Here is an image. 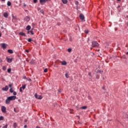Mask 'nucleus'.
<instances>
[{
  "mask_svg": "<svg viewBox=\"0 0 128 128\" xmlns=\"http://www.w3.org/2000/svg\"><path fill=\"white\" fill-rule=\"evenodd\" d=\"M100 44L96 41H93L92 42V48H98Z\"/></svg>",
  "mask_w": 128,
  "mask_h": 128,
  "instance_id": "1",
  "label": "nucleus"
},
{
  "mask_svg": "<svg viewBox=\"0 0 128 128\" xmlns=\"http://www.w3.org/2000/svg\"><path fill=\"white\" fill-rule=\"evenodd\" d=\"M0 46H2V48H4V50L6 48V46H8V44H6V43H2L0 44Z\"/></svg>",
  "mask_w": 128,
  "mask_h": 128,
  "instance_id": "2",
  "label": "nucleus"
},
{
  "mask_svg": "<svg viewBox=\"0 0 128 128\" xmlns=\"http://www.w3.org/2000/svg\"><path fill=\"white\" fill-rule=\"evenodd\" d=\"M34 96L36 98H38V100H42V96L40 95H38V94H34Z\"/></svg>",
  "mask_w": 128,
  "mask_h": 128,
  "instance_id": "3",
  "label": "nucleus"
},
{
  "mask_svg": "<svg viewBox=\"0 0 128 128\" xmlns=\"http://www.w3.org/2000/svg\"><path fill=\"white\" fill-rule=\"evenodd\" d=\"M8 98L10 100H14L16 98V96H10Z\"/></svg>",
  "mask_w": 128,
  "mask_h": 128,
  "instance_id": "4",
  "label": "nucleus"
},
{
  "mask_svg": "<svg viewBox=\"0 0 128 128\" xmlns=\"http://www.w3.org/2000/svg\"><path fill=\"white\" fill-rule=\"evenodd\" d=\"M1 108L2 112H6V108L5 106H2Z\"/></svg>",
  "mask_w": 128,
  "mask_h": 128,
  "instance_id": "5",
  "label": "nucleus"
},
{
  "mask_svg": "<svg viewBox=\"0 0 128 128\" xmlns=\"http://www.w3.org/2000/svg\"><path fill=\"white\" fill-rule=\"evenodd\" d=\"M6 58L9 64H10V62H12V58H8V57H7Z\"/></svg>",
  "mask_w": 128,
  "mask_h": 128,
  "instance_id": "6",
  "label": "nucleus"
},
{
  "mask_svg": "<svg viewBox=\"0 0 128 128\" xmlns=\"http://www.w3.org/2000/svg\"><path fill=\"white\" fill-rule=\"evenodd\" d=\"M2 90H4L5 92H8V86H6L4 88H2Z\"/></svg>",
  "mask_w": 128,
  "mask_h": 128,
  "instance_id": "7",
  "label": "nucleus"
},
{
  "mask_svg": "<svg viewBox=\"0 0 128 128\" xmlns=\"http://www.w3.org/2000/svg\"><path fill=\"white\" fill-rule=\"evenodd\" d=\"M80 18L82 20H84V16L82 14H80Z\"/></svg>",
  "mask_w": 128,
  "mask_h": 128,
  "instance_id": "8",
  "label": "nucleus"
},
{
  "mask_svg": "<svg viewBox=\"0 0 128 128\" xmlns=\"http://www.w3.org/2000/svg\"><path fill=\"white\" fill-rule=\"evenodd\" d=\"M10 99L8 97V98H6V104H10Z\"/></svg>",
  "mask_w": 128,
  "mask_h": 128,
  "instance_id": "9",
  "label": "nucleus"
},
{
  "mask_svg": "<svg viewBox=\"0 0 128 128\" xmlns=\"http://www.w3.org/2000/svg\"><path fill=\"white\" fill-rule=\"evenodd\" d=\"M32 29L31 30L29 31V30L28 31L27 34H34V32H32Z\"/></svg>",
  "mask_w": 128,
  "mask_h": 128,
  "instance_id": "10",
  "label": "nucleus"
},
{
  "mask_svg": "<svg viewBox=\"0 0 128 128\" xmlns=\"http://www.w3.org/2000/svg\"><path fill=\"white\" fill-rule=\"evenodd\" d=\"M3 16H4V18H8V14L7 12H5L4 13Z\"/></svg>",
  "mask_w": 128,
  "mask_h": 128,
  "instance_id": "11",
  "label": "nucleus"
},
{
  "mask_svg": "<svg viewBox=\"0 0 128 128\" xmlns=\"http://www.w3.org/2000/svg\"><path fill=\"white\" fill-rule=\"evenodd\" d=\"M60 62L62 66H66V64H68L65 60L61 62Z\"/></svg>",
  "mask_w": 128,
  "mask_h": 128,
  "instance_id": "12",
  "label": "nucleus"
},
{
  "mask_svg": "<svg viewBox=\"0 0 128 128\" xmlns=\"http://www.w3.org/2000/svg\"><path fill=\"white\" fill-rule=\"evenodd\" d=\"M25 20H26L27 22H28L29 20H30V17L28 16H26L25 18H24Z\"/></svg>",
  "mask_w": 128,
  "mask_h": 128,
  "instance_id": "13",
  "label": "nucleus"
},
{
  "mask_svg": "<svg viewBox=\"0 0 128 128\" xmlns=\"http://www.w3.org/2000/svg\"><path fill=\"white\" fill-rule=\"evenodd\" d=\"M19 34H20V36H26V34H25V33H24V32H20L19 33Z\"/></svg>",
  "mask_w": 128,
  "mask_h": 128,
  "instance_id": "14",
  "label": "nucleus"
},
{
  "mask_svg": "<svg viewBox=\"0 0 128 128\" xmlns=\"http://www.w3.org/2000/svg\"><path fill=\"white\" fill-rule=\"evenodd\" d=\"M80 108L81 110H86V108H88V106H83Z\"/></svg>",
  "mask_w": 128,
  "mask_h": 128,
  "instance_id": "15",
  "label": "nucleus"
},
{
  "mask_svg": "<svg viewBox=\"0 0 128 128\" xmlns=\"http://www.w3.org/2000/svg\"><path fill=\"white\" fill-rule=\"evenodd\" d=\"M62 2L64 4H68V0H62Z\"/></svg>",
  "mask_w": 128,
  "mask_h": 128,
  "instance_id": "16",
  "label": "nucleus"
},
{
  "mask_svg": "<svg viewBox=\"0 0 128 128\" xmlns=\"http://www.w3.org/2000/svg\"><path fill=\"white\" fill-rule=\"evenodd\" d=\"M31 27L30 26L28 25L26 27V30H30Z\"/></svg>",
  "mask_w": 128,
  "mask_h": 128,
  "instance_id": "17",
  "label": "nucleus"
},
{
  "mask_svg": "<svg viewBox=\"0 0 128 128\" xmlns=\"http://www.w3.org/2000/svg\"><path fill=\"white\" fill-rule=\"evenodd\" d=\"M8 52L9 54H14V51L12 50H8Z\"/></svg>",
  "mask_w": 128,
  "mask_h": 128,
  "instance_id": "18",
  "label": "nucleus"
},
{
  "mask_svg": "<svg viewBox=\"0 0 128 128\" xmlns=\"http://www.w3.org/2000/svg\"><path fill=\"white\" fill-rule=\"evenodd\" d=\"M7 6H12V2H10V1H8L7 2Z\"/></svg>",
  "mask_w": 128,
  "mask_h": 128,
  "instance_id": "19",
  "label": "nucleus"
},
{
  "mask_svg": "<svg viewBox=\"0 0 128 128\" xmlns=\"http://www.w3.org/2000/svg\"><path fill=\"white\" fill-rule=\"evenodd\" d=\"M13 127L14 128L18 127V124H16V122L14 123V124H13Z\"/></svg>",
  "mask_w": 128,
  "mask_h": 128,
  "instance_id": "20",
  "label": "nucleus"
},
{
  "mask_svg": "<svg viewBox=\"0 0 128 128\" xmlns=\"http://www.w3.org/2000/svg\"><path fill=\"white\" fill-rule=\"evenodd\" d=\"M46 2V0H40V4H42V2Z\"/></svg>",
  "mask_w": 128,
  "mask_h": 128,
  "instance_id": "21",
  "label": "nucleus"
},
{
  "mask_svg": "<svg viewBox=\"0 0 128 128\" xmlns=\"http://www.w3.org/2000/svg\"><path fill=\"white\" fill-rule=\"evenodd\" d=\"M2 70H6V66H3L2 68Z\"/></svg>",
  "mask_w": 128,
  "mask_h": 128,
  "instance_id": "22",
  "label": "nucleus"
},
{
  "mask_svg": "<svg viewBox=\"0 0 128 128\" xmlns=\"http://www.w3.org/2000/svg\"><path fill=\"white\" fill-rule=\"evenodd\" d=\"M65 76H66V78H70V76H68V73H66L65 74Z\"/></svg>",
  "mask_w": 128,
  "mask_h": 128,
  "instance_id": "23",
  "label": "nucleus"
},
{
  "mask_svg": "<svg viewBox=\"0 0 128 128\" xmlns=\"http://www.w3.org/2000/svg\"><path fill=\"white\" fill-rule=\"evenodd\" d=\"M26 85H22V86L20 88H22V90H24L26 88Z\"/></svg>",
  "mask_w": 128,
  "mask_h": 128,
  "instance_id": "24",
  "label": "nucleus"
},
{
  "mask_svg": "<svg viewBox=\"0 0 128 128\" xmlns=\"http://www.w3.org/2000/svg\"><path fill=\"white\" fill-rule=\"evenodd\" d=\"M11 72H12L11 68L8 69V74H10Z\"/></svg>",
  "mask_w": 128,
  "mask_h": 128,
  "instance_id": "25",
  "label": "nucleus"
},
{
  "mask_svg": "<svg viewBox=\"0 0 128 128\" xmlns=\"http://www.w3.org/2000/svg\"><path fill=\"white\" fill-rule=\"evenodd\" d=\"M26 80H28V82H32V79H30V78H26Z\"/></svg>",
  "mask_w": 128,
  "mask_h": 128,
  "instance_id": "26",
  "label": "nucleus"
},
{
  "mask_svg": "<svg viewBox=\"0 0 128 128\" xmlns=\"http://www.w3.org/2000/svg\"><path fill=\"white\" fill-rule=\"evenodd\" d=\"M32 40L30 38H29L28 39V42H32Z\"/></svg>",
  "mask_w": 128,
  "mask_h": 128,
  "instance_id": "27",
  "label": "nucleus"
},
{
  "mask_svg": "<svg viewBox=\"0 0 128 128\" xmlns=\"http://www.w3.org/2000/svg\"><path fill=\"white\" fill-rule=\"evenodd\" d=\"M0 120H4V116H1L0 117Z\"/></svg>",
  "mask_w": 128,
  "mask_h": 128,
  "instance_id": "28",
  "label": "nucleus"
},
{
  "mask_svg": "<svg viewBox=\"0 0 128 128\" xmlns=\"http://www.w3.org/2000/svg\"><path fill=\"white\" fill-rule=\"evenodd\" d=\"M68 52H72V48H68Z\"/></svg>",
  "mask_w": 128,
  "mask_h": 128,
  "instance_id": "29",
  "label": "nucleus"
},
{
  "mask_svg": "<svg viewBox=\"0 0 128 128\" xmlns=\"http://www.w3.org/2000/svg\"><path fill=\"white\" fill-rule=\"evenodd\" d=\"M96 78H98V79L100 78V75L96 74Z\"/></svg>",
  "mask_w": 128,
  "mask_h": 128,
  "instance_id": "30",
  "label": "nucleus"
},
{
  "mask_svg": "<svg viewBox=\"0 0 128 128\" xmlns=\"http://www.w3.org/2000/svg\"><path fill=\"white\" fill-rule=\"evenodd\" d=\"M10 92H12V93L14 92V90H12V88H10Z\"/></svg>",
  "mask_w": 128,
  "mask_h": 128,
  "instance_id": "31",
  "label": "nucleus"
},
{
  "mask_svg": "<svg viewBox=\"0 0 128 128\" xmlns=\"http://www.w3.org/2000/svg\"><path fill=\"white\" fill-rule=\"evenodd\" d=\"M44 72H48V68H46L44 70Z\"/></svg>",
  "mask_w": 128,
  "mask_h": 128,
  "instance_id": "32",
  "label": "nucleus"
},
{
  "mask_svg": "<svg viewBox=\"0 0 128 128\" xmlns=\"http://www.w3.org/2000/svg\"><path fill=\"white\" fill-rule=\"evenodd\" d=\"M88 76H91V78H92V73H91L90 72L88 73Z\"/></svg>",
  "mask_w": 128,
  "mask_h": 128,
  "instance_id": "33",
  "label": "nucleus"
},
{
  "mask_svg": "<svg viewBox=\"0 0 128 128\" xmlns=\"http://www.w3.org/2000/svg\"><path fill=\"white\" fill-rule=\"evenodd\" d=\"M20 92H22V88H20Z\"/></svg>",
  "mask_w": 128,
  "mask_h": 128,
  "instance_id": "34",
  "label": "nucleus"
},
{
  "mask_svg": "<svg viewBox=\"0 0 128 128\" xmlns=\"http://www.w3.org/2000/svg\"><path fill=\"white\" fill-rule=\"evenodd\" d=\"M13 94H14V96H16V92H13Z\"/></svg>",
  "mask_w": 128,
  "mask_h": 128,
  "instance_id": "35",
  "label": "nucleus"
},
{
  "mask_svg": "<svg viewBox=\"0 0 128 128\" xmlns=\"http://www.w3.org/2000/svg\"><path fill=\"white\" fill-rule=\"evenodd\" d=\"M34 2L36 4L38 2V0H34Z\"/></svg>",
  "mask_w": 128,
  "mask_h": 128,
  "instance_id": "36",
  "label": "nucleus"
},
{
  "mask_svg": "<svg viewBox=\"0 0 128 128\" xmlns=\"http://www.w3.org/2000/svg\"><path fill=\"white\" fill-rule=\"evenodd\" d=\"M2 128H8V124H6L5 126H4Z\"/></svg>",
  "mask_w": 128,
  "mask_h": 128,
  "instance_id": "37",
  "label": "nucleus"
},
{
  "mask_svg": "<svg viewBox=\"0 0 128 128\" xmlns=\"http://www.w3.org/2000/svg\"><path fill=\"white\" fill-rule=\"evenodd\" d=\"M8 86H9V88H12V84H10L8 85Z\"/></svg>",
  "mask_w": 128,
  "mask_h": 128,
  "instance_id": "38",
  "label": "nucleus"
},
{
  "mask_svg": "<svg viewBox=\"0 0 128 128\" xmlns=\"http://www.w3.org/2000/svg\"><path fill=\"white\" fill-rule=\"evenodd\" d=\"M88 30H85V33L88 34Z\"/></svg>",
  "mask_w": 128,
  "mask_h": 128,
  "instance_id": "39",
  "label": "nucleus"
},
{
  "mask_svg": "<svg viewBox=\"0 0 128 128\" xmlns=\"http://www.w3.org/2000/svg\"><path fill=\"white\" fill-rule=\"evenodd\" d=\"M25 52H30V50H26Z\"/></svg>",
  "mask_w": 128,
  "mask_h": 128,
  "instance_id": "40",
  "label": "nucleus"
},
{
  "mask_svg": "<svg viewBox=\"0 0 128 128\" xmlns=\"http://www.w3.org/2000/svg\"><path fill=\"white\" fill-rule=\"evenodd\" d=\"M23 4H24V8H26V3H24Z\"/></svg>",
  "mask_w": 128,
  "mask_h": 128,
  "instance_id": "41",
  "label": "nucleus"
},
{
  "mask_svg": "<svg viewBox=\"0 0 128 128\" xmlns=\"http://www.w3.org/2000/svg\"><path fill=\"white\" fill-rule=\"evenodd\" d=\"M12 18H16V17H14V14H12Z\"/></svg>",
  "mask_w": 128,
  "mask_h": 128,
  "instance_id": "42",
  "label": "nucleus"
},
{
  "mask_svg": "<svg viewBox=\"0 0 128 128\" xmlns=\"http://www.w3.org/2000/svg\"><path fill=\"white\" fill-rule=\"evenodd\" d=\"M24 128H28V126H27L26 125H24Z\"/></svg>",
  "mask_w": 128,
  "mask_h": 128,
  "instance_id": "43",
  "label": "nucleus"
},
{
  "mask_svg": "<svg viewBox=\"0 0 128 128\" xmlns=\"http://www.w3.org/2000/svg\"><path fill=\"white\" fill-rule=\"evenodd\" d=\"M117 8H120V6H118Z\"/></svg>",
  "mask_w": 128,
  "mask_h": 128,
  "instance_id": "44",
  "label": "nucleus"
},
{
  "mask_svg": "<svg viewBox=\"0 0 128 128\" xmlns=\"http://www.w3.org/2000/svg\"><path fill=\"white\" fill-rule=\"evenodd\" d=\"M38 10H40V8H38Z\"/></svg>",
  "mask_w": 128,
  "mask_h": 128,
  "instance_id": "45",
  "label": "nucleus"
},
{
  "mask_svg": "<svg viewBox=\"0 0 128 128\" xmlns=\"http://www.w3.org/2000/svg\"><path fill=\"white\" fill-rule=\"evenodd\" d=\"M100 74H102V72H104L103 71H100Z\"/></svg>",
  "mask_w": 128,
  "mask_h": 128,
  "instance_id": "46",
  "label": "nucleus"
},
{
  "mask_svg": "<svg viewBox=\"0 0 128 128\" xmlns=\"http://www.w3.org/2000/svg\"><path fill=\"white\" fill-rule=\"evenodd\" d=\"M24 78H26V80L27 78L26 76H24Z\"/></svg>",
  "mask_w": 128,
  "mask_h": 128,
  "instance_id": "47",
  "label": "nucleus"
},
{
  "mask_svg": "<svg viewBox=\"0 0 128 128\" xmlns=\"http://www.w3.org/2000/svg\"><path fill=\"white\" fill-rule=\"evenodd\" d=\"M72 38H70V41L72 42Z\"/></svg>",
  "mask_w": 128,
  "mask_h": 128,
  "instance_id": "48",
  "label": "nucleus"
},
{
  "mask_svg": "<svg viewBox=\"0 0 128 128\" xmlns=\"http://www.w3.org/2000/svg\"><path fill=\"white\" fill-rule=\"evenodd\" d=\"M118 0V2H120V0Z\"/></svg>",
  "mask_w": 128,
  "mask_h": 128,
  "instance_id": "49",
  "label": "nucleus"
},
{
  "mask_svg": "<svg viewBox=\"0 0 128 128\" xmlns=\"http://www.w3.org/2000/svg\"><path fill=\"white\" fill-rule=\"evenodd\" d=\"M2 36V34L0 33V37Z\"/></svg>",
  "mask_w": 128,
  "mask_h": 128,
  "instance_id": "50",
  "label": "nucleus"
},
{
  "mask_svg": "<svg viewBox=\"0 0 128 128\" xmlns=\"http://www.w3.org/2000/svg\"><path fill=\"white\" fill-rule=\"evenodd\" d=\"M18 102H20V100H18Z\"/></svg>",
  "mask_w": 128,
  "mask_h": 128,
  "instance_id": "51",
  "label": "nucleus"
},
{
  "mask_svg": "<svg viewBox=\"0 0 128 128\" xmlns=\"http://www.w3.org/2000/svg\"><path fill=\"white\" fill-rule=\"evenodd\" d=\"M102 89H103V90H104V87H102Z\"/></svg>",
  "mask_w": 128,
  "mask_h": 128,
  "instance_id": "52",
  "label": "nucleus"
},
{
  "mask_svg": "<svg viewBox=\"0 0 128 128\" xmlns=\"http://www.w3.org/2000/svg\"><path fill=\"white\" fill-rule=\"evenodd\" d=\"M14 110H16V108H14Z\"/></svg>",
  "mask_w": 128,
  "mask_h": 128,
  "instance_id": "53",
  "label": "nucleus"
},
{
  "mask_svg": "<svg viewBox=\"0 0 128 128\" xmlns=\"http://www.w3.org/2000/svg\"><path fill=\"white\" fill-rule=\"evenodd\" d=\"M0 128H2V126H0Z\"/></svg>",
  "mask_w": 128,
  "mask_h": 128,
  "instance_id": "54",
  "label": "nucleus"
},
{
  "mask_svg": "<svg viewBox=\"0 0 128 128\" xmlns=\"http://www.w3.org/2000/svg\"><path fill=\"white\" fill-rule=\"evenodd\" d=\"M33 24V26L34 25V24Z\"/></svg>",
  "mask_w": 128,
  "mask_h": 128,
  "instance_id": "55",
  "label": "nucleus"
},
{
  "mask_svg": "<svg viewBox=\"0 0 128 128\" xmlns=\"http://www.w3.org/2000/svg\"><path fill=\"white\" fill-rule=\"evenodd\" d=\"M33 24V26L34 25V24Z\"/></svg>",
  "mask_w": 128,
  "mask_h": 128,
  "instance_id": "56",
  "label": "nucleus"
},
{
  "mask_svg": "<svg viewBox=\"0 0 128 128\" xmlns=\"http://www.w3.org/2000/svg\"><path fill=\"white\" fill-rule=\"evenodd\" d=\"M46 1H48V0H46Z\"/></svg>",
  "mask_w": 128,
  "mask_h": 128,
  "instance_id": "57",
  "label": "nucleus"
}]
</instances>
